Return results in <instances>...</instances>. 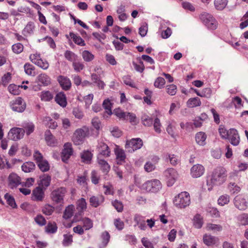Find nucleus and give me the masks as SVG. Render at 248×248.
Wrapping results in <instances>:
<instances>
[{"instance_id": "f257e3e1", "label": "nucleus", "mask_w": 248, "mask_h": 248, "mask_svg": "<svg viewBox=\"0 0 248 248\" xmlns=\"http://www.w3.org/2000/svg\"><path fill=\"white\" fill-rule=\"evenodd\" d=\"M227 171L222 166L216 167L207 177V185L209 186H220L226 181Z\"/></svg>"}, {"instance_id": "f03ea898", "label": "nucleus", "mask_w": 248, "mask_h": 248, "mask_svg": "<svg viewBox=\"0 0 248 248\" xmlns=\"http://www.w3.org/2000/svg\"><path fill=\"white\" fill-rule=\"evenodd\" d=\"M90 134L89 128L87 126H83L81 128H78L73 133L72 140L76 145L82 144L85 138Z\"/></svg>"}, {"instance_id": "7ed1b4c3", "label": "nucleus", "mask_w": 248, "mask_h": 248, "mask_svg": "<svg viewBox=\"0 0 248 248\" xmlns=\"http://www.w3.org/2000/svg\"><path fill=\"white\" fill-rule=\"evenodd\" d=\"M201 21L209 29L216 30L218 26L216 19L211 14L207 12H202L199 15Z\"/></svg>"}, {"instance_id": "20e7f679", "label": "nucleus", "mask_w": 248, "mask_h": 248, "mask_svg": "<svg viewBox=\"0 0 248 248\" xmlns=\"http://www.w3.org/2000/svg\"><path fill=\"white\" fill-rule=\"evenodd\" d=\"M174 205L179 208H185L190 204L189 194L186 191L182 192L175 196L173 201Z\"/></svg>"}, {"instance_id": "39448f33", "label": "nucleus", "mask_w": 248, "mask_h": 248, "mask_svg": "<svg viewBox=\"0 0 248 248\" xmlns=\"http://www.w3.org/2000/svg\"><path fill=\"white\" fill-rule=\"evenodd\" d=\"M67 193V189L64 187H60L54 189L51 193L52 201L56 204H62L64 197Z\"/></svg>"}, {"instance_id": "423d86ee", "label": "nucleus", "mask_w": 248, "mask_h": 248, "mask_svg": "<svg viewBox=\"0 0 248 248\" xmlns=\"http://www.w3.org/2000/svg\"><path fill=\"white\" fill-rule=\"evenodd\" d=\"M162 187L160 181L157 179L147 181L142 185L143 189L148 192L156 193Z\"/></svg>"}, {"instance_id": "0eeeda50", "label": "nucleus", "mask_w": 248, "mask_h": 248, "mask_svg": "<svg viewBox=\"0 0 248 248\" xmlns=\"http://www.w3.org/2000/svg\"><path fill=\"white\" fill-rule=\"evenodd\" d=\"M86 200L83 198L78 199L76 202V209L77 212L75 214L73 218V221L77 222L80 220V218L83 215L84 211L87 207Z\"/></svg>"}, {"instance_id": "6e6552de", "label": "nucleus", "mask_w": 248, "mask_h": 248, "mask_svg": "<svg viewBox=\"0 0 248 248\" xmlns=\"http://www.w3.org/2000/svg\"><path fill=\"white\" fill-rule=\"evenodd\" d=\"M143 141L140 138H133L126 140L125 148L128 152L133 153L140 149L143 146Z\"/></svg>"}, {"instance_id": "1a4fd4ad", "label": "nucleus", "mask_w": 248, "mask_h": 248, "mask_svg": "<svg viewBox=\"0 0 248 248\" xmlns=\"http://www.w3.org/2000/svg\"><path fill=\"white\" fill-rule=\"evenodd\" d=\"M164 175L168 186H172L175 182L178 173L177 170L172 168H169L164 171Z\"/></svg>"}, {"instance_id": "9d476101", "label": "nucleus", "mask_w": 248, "mask_h": 248, "mask_svg": "<svg viewBox=\"0 0 248 248\" xmlns=\"http://www.w3.org/2000/svg\"><path fill=\"white\" fill-rule=\"evenodd\" d=\"M10 106L13 110L18 112H23L26 107V103L20 97H18L11 101Z\"/></svg>"}, {"instance_id": "9b49d317", "label": "nucleus", "mask_w": 248, "mask_h": 248, "mask_svg": "<svg viewBox=\"0 0 248 248\" xmlns=\"http://www.w3.org/2000/svg\"><path fill=\"white\" fill-rule=\"evenodd\" d=\"M160 158L156 155H151L149 157V160L147 161L144 166V169L145 171L150 172L156 168V165L158 163Z\"/></svg>"}, {"instance_id": "f8f14e48", "label": "nucleus", "mask_w": 248, "mask_h": 248, "mask_svg": "<svg viewBox=\"0 0 248 248\" xmlns=\"http://www.w3.org/2000/svg\"><path fill=\"white\" fill-rule=\"evenodd\" d=\"M73 149L70 142H66L63 145V149L61 153V158L63 162L67 163V161L73 154Z\"/></svg>"}, {"instance_id": "ddd939ff", "label": "nucleus", "mask_w": 248, "mask_h": 248, "mask_svg": "<svg viewBox=\"0 0 248 248\" xmlns=\"http://www.w3.org/2000/svg\"><path fill=\"white\" fill-rule=\"evenodd\" d=\"M25 134V130L22 128L13 127L8 133L9 138L13 140H17L22 139Z\"/></svg>"}, {"instance_id": "4468645a", "label": "nucleus", "mask_w": 248, "mask_h": 248, "mask_svg": "<svg viewBox=\"0 0 248 248\" xmlns=\"http://www.w3.org/2000/svg\"><path fill=\"white\" fill-rule=\"evenodd\" d=\"M234 204L239 210H244L248 207V202L245 196L242 194H239L234 198Z\"/></svg>"}, {"instance_id": "2eb2a0df", "label": "nucleus", "mask_w": 248, "mask_h": 248, "mask_svg": "<svg viewBox=\"0 0 248 248\" xmlns=\"http://www.w3.org/2000/svg\"><path fill=\"white\" fill-rule=\"evenodd\" d=\"M41 186L35 187L33 190L31 194V200L36 202H42L45 198V191Z\"/></svg>"}, {"instance_id": "dca6fc26", "label": "nucleus", "mask_w": 248, "mask_h": 248, "mask_svg": "<svg viewBox=\"0 0 248 248\" xmlns=\"http://www.w3.org/2000/svg\"><path fill=\"white\" fill-rule=\"evenodd\" d=\"M205 168L201 164H197L193 165L190 169V175L193 178H199L203 175Z\"/></svg>"}, {"instance_id": "f3484780", "label": "nucleus", "mask_w": 248, "mask_h": 248, "mask_svg": "<svg viewBox=\"0 0 248 248\" xmlns=\"http://www.w3.org/2000/svg\"><path fill=\"white\" fill-rule=\"evenodd\" d=\"M233 146H237L240 142V137L238 131L234 128L230 129L228 138H227Z\"/></svg>"}, {"instance_id": "a211bd4d", "label": "nucleus", "mask_w": 248, "mask_h": 248, "mask_svg": "<svg viewBox=\"0 0 248 248\" xmlns=\"http://www.w3.org/2000/svg\"><path fill=\"white\" fill-rule=\"evenodd\" d=\"M104 201L105 198L102 195H93L90 197L89 200L90 206L93 208L99 207L104 202Z\"/></svg>"}, {"instance_id": "6ab92c4d", "label": "nucleus", "mask_w": 248, "mask_h": 248, "mask_svg": "<svg viewBox=\"0 0 248 248\" xmlns=\"http://www.w3.org/2000/svg\"><path fill=\"white\" fill-rule=\"evenodd\" d=\"M99 154L98 156L108 157L110 155V150L108 145L104 142H101L98 146Z\"/></svg>"}, {"instance_id": "aec40b11", "label": "nucleus", "mask_w": 248, "mask_h": 248, "mask_svg": "<svg viewBox=\"0 0 248 248\" xmlns=\"http://www.w3.org/2000/svg\"><path fill=\"white\" fill-rule=\"evenodd\" d=\"M58 81L62 89L65 91H68L71 87V82L69 78L63 76H59L58 77Z\"/></svg>"}, {"instance_id": "412c9836", "label": "nucleus", "mask_w": 248, "mask_h": 248, "mask_svg": "<svg viewBox=\"0 0 248 248\" xmlns=\"http://www.w3.org/2000/svg\"><path fill=\"white\" fill-rule=\"evenodd\" d=\"M8 179L9 186L12 188L16 187L21 184L20 177L14 173H11Z\"/></svg>"}, {"instance_id": "4be33fe9", "label": "nucleus", "mask_w": 248, "mask_h": 248, "mask_svg": "<svg viewBox=\"0 0 248 248\" xmlns=\"http://www.w3.org/2000/svg\"><path fill=\"white\" fill-rule=\"evenodd\" d=\"M163 157L165 159L166 161H169L173 166H176L180 163V157L174 154L166 153L163 155Z\"/></svg>"}, {"instance_id": "5701e85b", "label": "nucleus", "mask_w": 248, "mask_h": 248, "mask_svg": "<svg viewBox=\"0 0 248 248\" xmlns=\"http://www.w3.org/2000/svg\"><path fill=\"white\" fill-rule=\"evenodd\" d=\"M134 221L136 223V225L141 230H145L146 229L145 217L139 214H136L134 216Z\"/></svg>"}, {"instance_id": "b1692460", "label": "nucleus", "mask_w": 248, "mask_h": 248, "mask_svg": "<svg viewBox=\"0 0 248 248\" xmlns=\"http://www.w3.org/2000/svg\"><path fill=\"white\" fill-rule=\"evenodd\" d=\"M97 161L102 172L107 174L110 170V166L107 161L100 156H97Z\"/></svg>"}, {"instance_id": "393cba45", "label": "nucleus", "mask_w": 248, "mask_h": 248, "mask_svg": "<svg viewBox=\"0 0 248 248\" xmlns=\"http://www.w3.org/2000/svg\"><path fill=\"white\" fill-rule=\"evenodd\" d=\"M45 140L49 146H56L58 142L55 137L52 134L50 130H46L45 133Z\"/></svg>"}, {"instance_id": "a878e982", "label": "nucleus", "mask_w": 248, "mask_h": 248, "mask_svg": "<svg viewBox=\"0 0 248 248\" xmlns=\"http://www.w3.org/2000/svg\"><path fill=\"white\" fill-rule=\"evenodd\" d=\"M55 101L62 108H65L67 105L66 96L63 92L58 93L55 96Z\"/></svg>"}, {"instance_id": "bb28decb", "label": "nucleus", "mask_w": 248, "mask_h": 248, "mask_svg": "<svg viewBox=\"0 0 248 248\" xmlns=\"http://www.w3.org/2000/svg\"><path fill=\"white\" fill-rule=\"evenodd\" d=\"M113 103L111 102L110 100L108 98L104 100L102 106L105 109L103 113V117H105L106 114L108 116H110L112 114V108L113 107Z\"/></svg>"}, {"instance_id": "cd10ccee", "label": "nucleus", "mask_w": 248, "mask_h": 248, "mask_svg": "<svg viewBox=\"0 0 248 248\" xmlns=\"http://www.w3.org/2000/svg\"><path fill=\"white\" fill-rule=\"evenodd\" d=\"M91 80L93 81L97 87L101 90H103L106 86L104 82L101 79V77L99 75L93 73L91 75Z\"/></svg>"}, {"instance_id": "c85d7f7f", "label": "nucleus", "mask_w": 248, "mask_h": 248, "mask_svg": "<svg viewBox=\"0 0 248 248\" xmlns=\"http://www.w3.org/2000/svg\"><path fill=\"white\" fill-rule=\"evenodd\" d=\"M114 153L118 164L125 162L126 155L123 149L117 147L114 150Z\"/></svg>"}, {"instance_id": "c756f323", "label": "nucleus", "mask_w": 248, "mask_h": 248, "mask_svg": "<svg viewBox=\"0 0 248 248\" xmlns=\"http://www.w3.org/2000/svg\"><path fill=\"white\" fill-rule=\"evenodd\" d=\"M93 154L89 150H84L80 153L81 161L86 164H90L92 160Z\"/></svg>"}, {"instance_id": "7c9ffc66", "label": "nucleus", "mask_w": 248, "mask_h": 248, "mask_svg": "<svg viewBox=\"0 0 248 248\" xmlns=\"http://www.w3.org/2000/svg\"><path fill=\"white\" fill-rule=\"evenodd\" d=\"M207 135L203 132H199L195 135V139L196 143L200 146H204L206 144Z\"/></svg>"}, {"instance_id": "2f4dec72", "label": "nucleus", "mask_w": 248, "mask_h": 248, "mask_svg": "<svg viewBox=\"0 0 248 248\" xmlns=\"http://www.w3.org/2000/svg\"><path fill=\"white\" fill-rule=\"evenodd\" d=\"M40 182L39 183V186H41L44 189L46 188L50 185L51 180V177L47 174L43 175L41 178Z\"/></svg>"}, {"instance_id": "473e14b6", "label": "nucleus", "mask_w": 248, "mask_h": 248, "mask_svg": "<svg viewBox=\"0 0 248 248\" xmlns=\"http://www.w3.org/2000/svg\"><path fill=\"white\" fill-rule=\"evenodd\" d=\"M124 121L129 122L132 125H137L139 123V120L135 114L126 112L125 114V119Z\"/></svg>"}, {"instance_id": "72a5a7b5", "label": "nucleus", "mask_w": 248, "mask_h": 248, "mask_svg": "<svg viewBox=\"0 0 248 248\" xmlns=\"http://www.w3.org/2000/svg\"><path fill=\"white\" fill-rule=\"evenodd\" d=\"M218 241V238L211 235L205 234L203 237V241L204 244L208 246L215 245Z\"/></svg>"}, {"instance_id": "f704fd0d", "label": "nucleus", "mask_w": 248, "mask_h": 248, "mask_svg": "<svg viewBox=\"0 0 248 248\" xmlns=\"http://www.w3.org/2000/svg\"><path fill=\"white\" fill-rule=\"evenodd\" d=\"M39 97L41 101L49 102L53 98V94L49 91H43L40 93Z\"/></svg>"}, {"instance_id": "c9c22d12", "label": "nucleus", "mask_w": 248, "mask_h": 248, "mask_svg": "<svg viewBox=\"0 0 248 248\" xmlns=\"http://www.w3.org/2000/svg\"><path fill=\"white\" fill-rule=\"evenodd\" d=\"M228 2V0H214V4L217 10L222 11L226 7Z\"/></svg>"}, {"instance_id": "e433bc0d", "label": "nucleus", "mask_w": 248, "mask_h": 248, "mask_svg": "<svg viewBox=\"0 0 248 248\" xmlns=\"http://www.w3.org/2000/svg\"><path fill=\"white\" fill-rule=\"evenodd\" d=\"M38 81L41 83L44 86H48L51 83V78L46 74H41L38 77Z\"/></svg>"}, {"instance_id": "4c0bfd02", "label": "nucleus", "mask_w": 248, "mask_h": 248, "mask_svg": "<svg viewBox=\"0 0 248 248\" xmlns=\"http://www.w3.org/2000/svg\"><path fill=\"white\" fill-rule=\"evenodd\" d=\"M74 210V205L73 204L69 205L65 209L63 215V218H64L65 219L70 218L73 216Z\"/></svg>"}, {"instance_id": "58836bf2", "label": "nucleus", "mask_w": 248, "mask_h": 248, "mask_svg": "<svg viewBox=\"0 0 248 248\" xmlns=\"http://www.w3.org/2000/svg\"><path fill=\"white\" fill-rule=\"evenodd\" d=\"M69 35L75 44L80 46H85V41L80 36L77 35L73 32H70Z\"/></svg>"}, {"instance_id": "ea45409f", "label": "nucleus", "mask_w": 248, "mask_h": 248, "mask_svg": "<svg viewBox=\"0 0 248 248\" xmlns=\"http://www.w3.org/2000/svg\"><path fill=\"white\" fill-rule=\"evenodd\" d=\"M201 104V100L198 97L189 98L187 102V106L190 108L199 107Z\"/></svg>"}, {"instance_id": "a19ab883", "label": "nucleus", "mask_w": 248, "mask_h": 248, "mask_svg": "<svg viewBox=\"0 0 248 248\" xmlns=\"http://www.w3.org/2000/svg\"><path fill=\"white\" fill-rule=\"evenodd\" d=\"M203 223L202 217L201 215L196 214L193 218V225L194 227L197 229H200L202 227Z\"/></svg>"}, {"instance_id": "79ce46f5", "label": "nucleus", "mask_w": 248, "mask_h": 248, "mask_svg": "<svg viewBox=\"0 0 248 248\" xmlns=\"http://www.w3.org/2000/svg\"><path fill=\"white\" fill-rule=\"evenodd\" d=\"M35 168V164L32 162H26L21 166L23 171L25 172H30L34 170Z\"/></svg>"}, {"instance_id": "37998d69", "label": "nucleus", "mask_w": 248, "mask_h": 248, "mask_svg": "<svg viewBox=\"0 0 248 248\" xmlns=\"http://www.w3.org/2000/svg\"><path fill=\"white\" fill-rule=\"evenodd\" d=\"M24 71L26 74L31 76L35 75V67L30 63H26L24 66Z\"/></svg>"}, {"instance_id": "c03bdc74", "label": "nucleus", "mask_w": 248, "mask_h": 248, "mask_svg": "<svg viewBox=\"0 0 248 248\" xmlns=\"http://www.w3.org/2000/svg\"><path fill=\"white\" fill-rule=\"evenodd\" d=\"M22 126L27 135H30L34 131V125L32 123H25Z\"/></svg>"}, {"instance_id": "a18cd8bd", "label": "nucleus", "mask_w": 248, "mask_h": 248, "mask_svg": "<svg viewBox=\"0 0 248 248\" xmlns=\"http://www.w3.org/2000/svg\"><path fill=\"white\" fill-rule=\"evenodd\" d=\"M46 232L48 233H54L57 231V226L55 222H49L45 227Z\"/></svg>"}, {"instance_id": "49530a36", "label": "nucleus", "mask_w": 248, "mask_h": 248, "mask_svg": "<svg viewBox=\"0 0 248 248\" xmlns=\"http://www.w3.org/2000/svg\"><path fill=\"white\" fill-rule=\"evenodd\" d=\"M237 220L238 223L240 225H248V214L246 213H243L239 215L237 217Z\"/></svg>"}, {"instance_id": "de8ad7c7", "label": "nucleus", "mask_w": 248, "mask_h": 248, "mask_svg": "<svg viewBox=\"0 0 248 248\" xmlns=\"http://www.w3.org/2000/svg\"><path fill=\"white\" fill-rule=\"evenodd\" d=\"M73 235L70 233L64 234L63 235V239L62 244L64 247H68L73 243Z\"/></svg>"}, {"instance_id": "09e8293b", "label": "nucleus", "mask_w": 248, "mask_h": 248, "mask_svg": "<svg viewBox=\"0 0 248 248\" xmlns=\"http://www.w3.org/2000/svg\"><path fill=\"white\" fill-rule=\"evenodd\" d=\"M82 57L86 62H90L94 59V56L88 50H84L82 52Z\"/></svg>"}, {"instance_id": "8fccbe9b", "label": "nucleus", "mask_w": 248, "mask_h": 248, "mask_svg": "<svg viewBox=\"0 0 248 248\" xmlns=\"http://www.w3.org/2000/svg\"><path fill=\"white\" fill-rule=\"evenodd\" d=\"M206 211L213 217L217 218L220 217L219 212L217 208L209 206L207 207Z\"/></svg>"}, {"instance_id": "3c124183", "label": "nucleus", "mask_w": 248, "mask_h": 248, "mask_svg": "<svg viewBox=\"0 0 248 248\" xmlns=\"http://www.w3.org/2000/svg\"><path fill=\"white\" fill-rule=\"evenodd\" d=\"M228 188L231 194L238 193L241 190V188L235 183H230Z\"/></svg>"}, {"instance_id": "603ef678", "label": "nucleus", "mask_w": 248, "mask_h": 248, "mask_svg": "<svg viewBox=\"0 0 248 248\" xmlns=\"http://www.w3.org/2000/svg\"><path fill=\"white\" fill-rule=\"evenodd\" d=\"M72 66L74 70L77 72H80L85 67L84 64L82 62L77 61V60L72 62Z\"/></svg>"}, {"instance_id": "864d4df0", "label": "nucleus", "mask_w": 248, "mask_h": 248, "mask_svg": "<svg viewBox=\"0 0 248 248\" xmlns=\"http://www.w3.org/2000/svg\"><path fill=\"white\" fill-rule=\"evenodd\" d=\"M126 112L124 111L120 108H116L113 110V113L120 120L124 121L125 119Z\"/></svg>"}, {"instance_id": "5fc2aeb1", "label": "nucleus", "mask_w": 248, "mask_h": 248, "mask_svg": "<svg viewBox=\"0 0 248 248\" xmlns=\"http://www.w3.org/2000/svg\"><path fill=\"white\" fill-rule=\"evenodd\" d=\"M176 124L174 122H172L170 123H169L167 128L166 130L168 133L172 137H174L175 136V127Z\"/></svg>"}, {"instance_id": "6e6d98bb", "label": "nucleus", "mask_w": 248, "mask_h": 248, "mask_svg": "<svg viewBox=\"0 0 248 248\" xmlns=\"http://www.w3.org/2000/svg\"><path fill=\"white\" fill-rule=\"evenodd\" d=\"M64 56L67 60L72 62L76 60L78 58V56L70 50H66L64 54Z\"/></svg>"}, {"instance_id": "4d7b16f0", "label": "nucleus", "mask_w": 248, "mask_h": 248, "mask_svg": "<svg viewBox=\"0 0 248 248\" xmlns=\"http://www.w3.org/2000/svg\"><path fill=\"white\" fill-rule=\"evenodd\" d=\"M83 223V227L85 230H89L93 226V223L92 220L88 217H84L82 219Z\"/></svg>"}, {"instance_id": "13d9d810", "label": "nucleus", "mask_w": 248, "mask_h": 248, "mask_svg": "<svg viewBox=\"0 0 248 248\" xmlns=\"http://www.w3.org/2000/svg\"><path fill=\"white\" fill-rule=\"evenodd\" d=\"M20 86H17L15 84H10L8 89L9 92L13 95H18L20 93Z\"/></svg>"}, {"instance_id": "bf43d9fd", "label": "nucleus", "mask_w": 248, "mask_h": 248, "mask_svg": "<svg viewBox=\"0 0 248 248\" xmlns=\"http://www.w3.org/2000/svg\"><path fill=\"white\" fill-rule=\"evenodd\" d=\"M142 124L146 126H151L153 124V120L152 118L147 115H143L141 117Z\"/></svg>"}, {"instance_id": "052dcab7", "label": "nucleus", "mask_w": 248, "mask_h": 248, "mask_svg": "<svg viewBox=\"0 0 248 248\" xmlns=\"http://www.w3.org/2000/svg\"><path fill=\"white\" fill-rule=\"evenodd\" d=\"M112 206L118 212H122L124 210V204L123 202L118 200H115L111 202Z\"/></svg>"}, {"instance_id": "680f3d73", "label": "nucleus", "mask_w": 248, "mask_h": 248, "mask_svg": "<svg viewBox=\"0 0 248 248\" xmlns=\"http://www.w3.org/2000/svg\"><path fill=\"white\" fill-rule=\"evenodd\" d=\"M40 170L43 172H46L49 170V165L48 162L43 160L37 163Z\"/></svg>"}, {"instance_id": "e2e57ef3", "label": "nucleus", "mask_w": 248, "mask_h": 248, "mask_svg": "<svg viewBox=\"0 0 248 248\" xmlns=\"http://www.w3.org/2000/svg\"><path fill=\"white\" fill-rule=\"evenodd\" d=\"M101 237L103 246L106 247L110 240V235L109 233L108 232L105 231L102 233Z\"/></svg>"}, {"instance_id": "0e129e2a", "label": "nucleus", "mask_w": 248, "mask_h": 248, "mask_svg": "<svg viewBox=\"0 0 248 248\" xmlns=\"http://www.w3.org/2000/svg\"><path fill=\"white\" fill-rule=\"evenodd\" d=\"M103 188L105 189L104 191V194L106 195L114 194L115 191L114 187L112 184L108 183V185H104L103 186Z\"/></svg>"}, {"instance_id": "69168bd1", "label": "nucleus", "mask_w": 248, "mask_h": 248, "mask_svg": "<svg viewBox=\"0 0 248 248\" xmlns=\"http://www.w3.org/2000/svg\"><path fill=\"white\" fill-rule=\"evenodd\" d=\"M5 199L6 200L7 203L12 208H16V205L14 198L9 193H6L4 195Z\"/></svg>"}, {"instance_id": "338daca9", "label": "nucleus", "mask_w": 248, "mask_h": 248, "mask_svg": "<svg viewBox=\"0 0 248 248\" xmlns=\"http://www.w3.org/2000/svg\"><path fill=\"white\" fill-rule=\"evenodd\" d=\"M54 211V208L49 204H46L42 209V213L46 216L52 215Z\"/></svg>"}, {"instance_id": "774afa93", "label": "nucleus", "mask_w": 248, "mask_h": 248, "mask_svg": "<svg viewBox=\"0 0 248 248\" xmlns=\"http://www.w3.org/2000/svg\"><path fill=\"white\" fill-rule=\"evenodd\" d=\"M230 202V196L227 194L221 196L217 200V203L221 206L227 204Z\"/></svg>"}]
</instances>
